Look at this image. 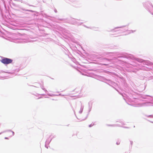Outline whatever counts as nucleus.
Wrapping results in <instances>:
<instances>
[{"label": "nucleus", "instance_id": "nucleus-1", "mask_svg": "<svg viewBox=\"0 0 153 153\" xmlns=\"http://www.w3.org/2000/svg\"><path fill=\"white\" fill-rule=\"evenodd\" d=\"M17 38L13 39L12 41L16 43H21L23 42H27V41L26 38H25L26 35L23 34L22 35L20 33H18L17 35Z\"/></svg>", "mask_w": 153, "mask_h": 153}, {"label": "nucleus", "instance_id": "nucleus-2", "mask_svg": "<svg viewBox=\"0 0 153 153\" xmlns=\"http://www.w3.org/2000/svg\"><path fill=\"white\" fill-rule=\"evenodd\" d=\"M111 56H115L116 57H135L133 55L125 53H109Z\"/></svg>", "mask_w": 153, "mask_h": 153}, {"label": "nucleus", "instance_id": "nucleus-3", "mask_svg": "<svg viewBox=\"0 0 153 153\" xmlns=\"http://www.w3.org/2000/svg\"><path fill=\"white\" fill-rule=\"evenodd\" d=\"M59 20L65 22H67L68 23L73 25H80L83 23L82 22H79L77 19L74 20L73 19H71L70 20H68L67 19H59Z\"/></svg>", "mask_w": 153, "mask_h": 153}, {"label": "nucleus", "instance_id": "nucleus-4", "mask_svg": "<svg viewBox=\"0 0 153 153\" xmlns=\"http://www.w3.org/2000/svg\"><path fill=\"white\" fill-rule=\"evenodd\" d=\"M144 7L153 15V6L152 4L149 2H145L143 4Z\"/></svg>", "mask_w": 153, "mask_h": 153}, {"label": "nucleus", "instance_id": "nucleus-5", "mask_svg": "<svg viewBox=\"0 0 153 153\" xmlns=\"http://www.w3.org/2000/svg\"><path fill=\"white\" fill-rule=\"evenodd\" d=\"M128 25H125V26H122L120 27H116L114 28V29L111 30L110 31H114V32H116L117 31H123V32H125L127 30L128 32V33H133L135 32V30H128L124 29L123 30H115L116 29H118V28H123V27H126V26H128Z\"/></svg>", "mask_w": 153, "mask_h": 153}, {"label": "nucleus", "instance_id": "nucleus-6", "mask_svg": "<svg viewBox=\"0 0 153 153\" xmlns=\"http://www.w3.org/2000/svg\"><path fill=\"white\" fill-rule=\"evenodd\" d=\"M134 58L138 62L141 63H143L144 64H145L147 65H153V63L151 62L148 60H145L143 59H140V58Z\"/></svg>", "mask_w": 153, "mask_h": 153}, {"label": "nucleus", "instance_id": "nucleus-7", "mask_svg": "<svg viewBox=\"0 0 153 153\" xmlns=\"http://www.w3.org/2000/svg\"><path fill=\"white\" fill-rule=\"evenodd\" d=\"M0 61L5 65L11 63L13 61V60L9 58H2Z\"/></svg>", "mask_w": 153, "mask_h": 153}, {"label": "nucleus", "instance_id": "nucleus-8", "mask_svg": "<svg viewBox=\"0 0 153 153\" xmlns=\"http://www.w3.org/2000/svg\"><path fill=\"white\" fill-rule=\"evenodd\" d=\"M128 97H129L133 98V99H136V97H137V96L138 95L137 93L134 91L132 90H130L129 91V92H128Z\"/></svg>", "mask_w": 153, "mask_h": 153}, {"label": "nucleus", "instance_id": "nucleus-9", "mask_svg": "<svg viewBox=\"0 0 153 153\" xmlns=\"http://www.w3.org/2000/svg\"><path fill=\"white\" fill-rule=\"evenodd\" d=\"M108 81L109 83H110L111 84V86L114 89H115L116 91H117L119 93V94H121L123 96L124 100H125V98H124V96H123V94L120 93V92H119V91H118L117 89L115 88L114 87V86H116L117 85V84L111 81V80L109 79L108 80Z\"/></svg>", "mask_w": 153, "mask_h": 153}, {"label": "nucleus", "instance_id": "nucleus-10", "mask_svg": "<svg viewBox=\"0 0 153 153\" xmlns=\"http://www.w3.org/2000/svg\"><path fill=\"white\" fill-rule=\"evenodd\" d=\"M98 79L99 80L104 82H105V81H108V80L109 79H107L104 76H98Z\"/></svg>", "mask_w": 153, "mask_h": 153}, {"label": "nucleus", "instance_id": "nucleus-11", "mask_svg": "<svg viewBox=\"0 0 153 153\" xmlns=\"http://www.w3.org/2000/svg\"><path fill=\"white\" fill-rule=\"evenodd\" d=\"M104 59V60L105 61H107L108 62V63L107 64H104L103 65H106L108 64H109L110 62H111L112 61V59H108L107 58H103Z\"/></svg>", "mask_w": 153, "mask_h": 153}, {"label": "nucleus", "instance_id": "nucleus-12", "mask_svg": "<svg viewBox=\"0 0 153 153\" xmlns=\"http://www.w3.org/2000/svg\"><path fill=\"white\" fill-rule=\"evenodd\" d=\"M19 71V69H16V70H14L12 72H5V71H2V73H8V74H12V73H13L14 72H18Z\"/></svg>", "mask_w": 153, "mask_h": 153}, {"label": "nucleus", "instance_id": "nucleus-13", "mask_svg": "<svg viewBox=\"0 0 153 153\" xmlns=\"http://www.w3.org/2000/svg\"><path fill=\"white\" fill-rule=\"evenodd\" d=\"M76 65L79 64V62L76 61L75 58H69Z\"/></svg>", "mask_w": 153, "mask_h": 153}, {"label": "nucleus", "instance_id": "nucleus-14", "mask_svg": "<svg viewBox=\"0 0 153 153\" xmlns=\"http://www.w3.org/2000/svg\"><path fill=\"white\" fill-rule=\"evenodd\" d=\"M52 138L50 140V141H48V140H46V141L45 142V146L46 148L47 149H48V145H47V144H49V143L51 142V141L52 140Z\"/></svg>", "mask_w": 153, "mask_h": 153}, {"label": "nucleus", "instance_id": "nucleus-15", "mask_svg": "<svg viewBox=\"0 0 153 153\" xmlns=\"http://www.w3.org/2000/svg\"><path fill=\"white\" fill-rule=\"evenodd\" d=\"M81 107L80 108V110L79 111V113L80 114L82 113L84 107V106H83L82 104H81Z\"/></svg>", "mask_w": 153, "mask_h": 153}, {"label": "nucleus", "instance_id": "nucleus-16", "mask_svg": "<svg viewBox=\"0 0 153 153\" xmlns=\"http://www.w3.org/2000/svg\"><path fill=\"white\" fill-rule=\"evenodd\" d=\"M20 9L21 10H24V11H27L31 12H34L32 10L25 9L23 8L22 7H21L20 8Z\"/></svg>", "mask_w": 153, "mask_h": 153}, {"label": "nucleus", "instance_id": "nucleus-17", "mask_svg": "<svg viewBox=\"0 0 153 153\" xmlns=\"http://www.w3.org/2000/svg\"><path fill=\"white\" fill-rule=\"evenodd\" d=\"M107 126H121L120 125L117 124H114V125H109V124H106Z\"/></svg>", "mask_w": 153, "mask_h": 153}, {"label": "nucleus", "instance_id": "nucleus-18", "mask_svg": "<svg viewBox=\"0 0 153 153\" xmlns=\"http://www.w3.org/2000/svg\"><path fill=\"white\" fill-rule=\"evenodd\" d=\"M7 132H10L12 133V135L13 136L14 134V132L11 131V130H6Z\"/></svg>", "mask_w": 153, "mask_h": 153}, {"label": "nucleus", "instance_id": "nucleus-19", "mask_svg": "<svg viewBox=\"0 0 153 153\" xmlns=\"http://www.w3.org/2000/svg\"><path fill=\"white\" fill-rule=\"evenodd\" d=\"M92 103H91V107H88L89 109V110H88L89 112L91 111V108H92Z\"/></svg>", "mask_w": 153, "mask_h": 153}, {"label": "nucleus", "instance_id": "nucleus-20", "mask_svg": "<svg viewBox=\"0 0 153 153\" xmlns=\"http://www.w3.org/2000/svg\"><path fill=\"white\" fill-rule=\"evenodd\" d=\"M92 103H91V107H88L89 109V110H88L89 112L91 111V108H92Z\"/></svg>", "mask_w": 153, "mask_h": 153}, {"label": "nucleus", "instance_id": "nucleus-21", "mask_svg": "<svg viewBox=\"0 0 153 153\" xmlns=\"http://www.w3.org/2000/svg\"><path fill=\"white\" fill-rule=\"evenodd\" d=\"M117 122H119L120 123H121L122 125H125V124L124 123V122L122 121V120H120L119 121H117Z\"/></svg>", "mask_w": 153, "mask_h": 153}, {"label": "nucleus", "instance_id": "nucleus-22", "mask_svg": "<svg viewBox=\"0 0 153 153\" xmlns=\"http://www.w3.org/2000/svg\"><path fill=\"white\" fill-rule=\"evenodd\" d=\"M48 95L49 96L52 97L53 96H55L56 95L53 94H48Z\"/></svg>", "mask_w": 153, "mask_h": 153}, {"label": "nucleus", "instance_id": "nucleus-23", "mask_svg": "<svg viewBox=\"0 0 153 153\" xmlns=\"http://www.w3.org/2000/svg\"><path fill=\"white\" fill-rule=\"evenodd\" d=\"M92 29L94 30H98V28L95 27H93Z\"/></svg>", "mask_w": 153, "mask_h": 153}, {"label": "nucleus", "instance_id": "nucleus-24", "mask_svg": "<svg viewBox=\"0 0 153 153\" xmlns=\"http://www.w3.org/2000/svg\"><path fill=\"white\" fill-rule=\"evenodd\" d=\"M130 144L131 145V148L132 146V145L133 144V142L132 141H131V140H130Z\"/></svg>", "mask_w": 153, "mask_h": 153}, {"label": "nucleus", "instance_id": "nucleus-25", "mask_svg": "<svg viewBox=\"0 0 153 153\" xmlns=\"http://www.w3.org/2000/svg\"><path fill=\"white\" fill-rule=\"evenodd\" d=\"M55 96H65V95L62 94H59L58 95H55Z\"/></svg>", "mask_w": 153, "mask_h": 153}, {"label": "nucleus", "instance_id": "nucleus-26", "mask_svg": "<svg viewBox=\"0 0 153 153\" xmlns=\"http://www.w3.org/2000/svg\"><path fill=\"white\" fill-rule=\"evenodd\" d=\"M24 3H25V4H27V5H29V6H33V5H29V4L28 3H27V2H24Z\"/></svg>", "mask_w": 153, "mask_h": 153}, {"label": "nucleus", "instance_id": "nucleus-27", "mask_svg": "<svg viewBox=\"0 0 153 153\" xmlns=\"http://www.w3.org/2000/svg\"><path fill=\"white\" fill-rule=\"evenodd\" d=\"M108 82H106V81H105V83H107V84H108V85H110V86H111V85H110V83H109V82L108 81Z\"/></svg>", "mask_w": 153, "mask_h": 153}, {"label": "nucleus", "instance_id": "nucleus-28", "mask_svg": "<svg viewBox=\"0 0 153 153\" xmlns=\"http://www.w3.org/2000/svg\"><path fill=\"white\" fill-rule=\"evenodd\" d=\"M91 103H92L91 101H90L88 103V107H90V104H91Z\"/></svg>", "mask_w": 153, "mask_h": 153}, {"label": "nucleus", "instance_id": "nucleus-29", "mask_svg": "<svg viewBox=\"0 0 153 153\" xmlns=\"http://www.w3.org/2000/svg\"><path fill=\"white\" fill-rule=\"evenodd\" d=\"M94 125V123L93 124H91L89 125V127H91L92 126Z\"/></svg>", "mask_w": 153, "mask_h": 153}, {"label": "nucleus", "instance_id": "nucleus-30", "mask_svg": "<svg viewBox=\"0 0 153 153\" xmlns=\"http://www.w3.org/2000/svg\"><path fill=\"white\" fill-rule=\"evenodd\" d=\"M43 90L46 93L48 92V91L45 88L43 89Z\"/></svg>", "mask_w": 153, "mask_h": 153}, {"label": "nucleus", "instance_id": "nucleus-31", "mask_svg": "<svg viewBox=\"0 0 153 153\" xmlns=\"http://www.w3.org/2000/svg\"><path fill=\"white\" fill-rule=\"evenodd\" d=\"M40 87L42 90H43V89L45 88H44V86L43 85H40Z\"/></svg>", "mask_w": 153, "mask_h": 153}, {"label": "nucleus", "instance_id": "nucleus-32", "mask_svg": "<svg viewBox=\"0 0 153 153\" xmlns=\"http://www.w3.org/2000/svg\"><path fill=\"white\" fill-rule=\"evenodd\" d=\"M120 144V142H119V141H117L116 143V144L117 145H118Z\"/></svg>", "mask_w": 153, "mask_h": 153}, {"label": "nucleus", "instance_id": "nucleus-33", "mask_svg": "<svg viewBox=\"0 0 153 153\" xmlns=\"http://www.w3.org/2000/svg\"><path fill=\"white\" fill-rule=\"evenodd\" d=\"M54 11L55 12V13H57V11L56 10V8H54Z\"/></svg>", "mask_w": 153, "mask_h": 153}, {"label": "nucleus", "instance_id": "nucleus-34", "mask_svg": "<svg viewBox=\"0 0 153 153\" xmlns=\"http://www.w3.org/2000/svg\"><path fill=\"white\" fill-rule=\"evenodd\" d=\"M7 132L6 130L5 131H3V132H1V133H0V134H2V133H4L5 132Z\"/></svg>", "mask_w": 153, "mask_h": 153}, {"label": "nucleus", "instance_id": "nucleus-35", "mask_svg": "<svg viewBox=\"0 0 153 153\" xmlns=\"http://www.w3.org/2000/svg\"><path fill=\"white\" fill-rule=\"evenodd\" d=\"M88 114L87 115V116L86 117V118H85V119H83V120H82L81 121L84 120H85V119L87 118V117H88Z\"/></svg>", "mask_w": 153, "mask_h": 153}, {"label": "nucleus", "instance_id": "nucleus-36", "mask_svg": "<svg viewBox=\"0 0 153 153\" xmlns=\"http://www.w3.org/2000/svg\"><path fill=\"white\" fill-rule=\"evenodd\" d=\"M124 84L125 85H126V86H127V85L125 81L124 82Z\"/></svg>", "mask_w": 153, "mask_h": 153}, {"label": "nucleus", "instance_id": "nucleus-37", "mask_svg": "<svg viewBox=\"0 0 153 153\" xmlns=\"http://www.w3.org/2000/svg\"><path fill=\"white\" fill-rule=\"evenodd\" d=\"M74 114H75V116L76 117V118L77 119H78V118L76 116V114H75V111H74Z\"/></svg>", "mask_w": 153, "mask_h": 153}, {"label": "nucleus", "instance_id": "nucleus-38", "mask_svg": "<svg viewBox=\"0 0 153 153\" xmlns=\"http://www.w3.org/2000/svg\"><path fill=\"white\" fill-rule=\"evenodd\" d=\"M106 72L108 74H109L110 73V72L109 71H107Z\"/></svg>", "mask_w": 153, "mask_h": 153}, {"label": "nucleus", "instance_id": "nucleus-39", "mask_svg": "<svg viewBox=\"0 0 153 153\" xmlns=\"http://www.w3.org/2000/svg\"><path fill=\"white\" fill-rule=\"evenodd\" d=\"M4 139H8V137H5L4 138Z\"/></svg>", "mask_w": 153, "mask_h": 153}, {"label": "nucleus", "instance_id": "nucleus-40", "mask_svg": "<svg viewBox=\"0 0 153 153\" xmlns=\"http://www.w3.org/2000/svg\"><path fill=\"white\" fill-rule=\"evenodd\" d=\"M83 25V26H84V27H86L87 28H88V27H86V26L85 25Z\"/></svg>", "mask_w": 153, "mask_h": 153}, {"label": "nucleus", "instance_id": "nucleus-41", "mask_svg": "<svg viewBox=\"0 0 153 153\" xmlns=\"http://www.w3.org/2000/svg\"><path fill=\"white\" fill-rule=\"evenodd\" d=\"M30 86H33V87H37H37H37V86H34V85H30Z\"/></svg>", "mask_w": 153, "mask_h": 153}, {"label": "nucleus", "instance_id": "nucleus-42", "mask_svg": "<svg viewBox=\"0 0 153 153\" xmlns=\"http://www.w3.org/2000/svg\"><path fill=\"white\" fill-rule=\"evenodd\" d=\"M2 1H3V3L4 4V3L5 2H4V0H2Z\"/></svg>", "mask_w": 153, "mask_h": 153}, {"label": "nucleus", "instance_id": "nucleus-43", "mask_svg": "<svg viewBox=\"0 0 153 153\" xmlns=\"http://www.w3.org/2000/svg\"><path fill=\"white\" fill-rule=\"evenodd\" d=\"M41 95H45V94H41Z\"/></svg>", "mask_w": 153, "mask_h": 153}, {"label": "nucleus", "instance_id": "nucleus-44", "mask_svg": "<svg viewBox=\"0 0 153 153\" xmlns=\"http://www.w3.org/2000/svg\"><path fill=\"white\" fill-rule=\"evenodd\" d=\"M149 117H153V116H152V115H149Z\"/></svg>", "mask_w": 153, "mask_h": 153}, {"label": "nucleus", "instance_id": "nucleus-45", "mask_svg": "<svg viewBox=\"0 0 153 153\" xmlns=\"http://www.w3.org/2000/svg\"><path fill=\"white\" fill-rule=\"evenodd\" d=\"M56 136L55 135H54L53 137H56Z\"/></svg>", "mask_w": 153, "mask_h": 153}, {"label": "nucleus", "instance_id": "nucleus-46", "mask_svg": "<svg viewBox=\"0 0 153 153\" xmlns=\"http://www.w3.org/2000/svg\"><path fill=\"white\" fill-rule=\"evenodd\" d=\"M42 98V97H40L39 98H38V99H39V98Z\"/></svg>", "mask_w": 153, "mask_h": 153}, {"label": "nucleus", "instance_id": "nucleus-47", "mask_svg": "<svg viewBox=\"0 0 153 153\" xmlns=\"http://www.w3.org/2000/svg\"><path fill=\"white\" fill-rule=\"evenodd\" d=\"M143 98L145 99V98H146V97H143Z\"/></svg>", "mask_w": 153, "mask_h": 153}, {"label": "nucleus", "instance_id": "nucleus-48", "mask_svg": "<svg viewBox=\"0 0 153 153\" xmlns=\"http://www.w3.org/2000/svg\"><path fill=\"white\" fill-rule=\"evenodd\" d=\"M0 57L2 58V57H3V56H0Z\"/></svg>", "mask_w": 153, "mask_h": 153}, {"label": "nucleus", "instance_id": "nucleus-49", "mask_svg": "<svg viewBox=\"0 0 153 153\" xmlns=\"http://www.w3.org/2000/svg\"><path fill=\"white\" fill-rule=\"evenodd\" d=\"M45 97V98H48L49 97Z\"/></svg>", "mask_w": 153, "mask_h": 153}, {"label": "nucleus", "instance_id": "nucleus-50", "mask_svg": "<svg viewBox=\"0 0 153 153\" xmlns=\"http://www.w3.org/2000/svg\"><path fill=\"white\" fill-rule=\"evenodd\" d=\"M150 122H151V123H153V122L150 121Z\"/></svg>", "mask_w": 153, "mask_h": 153}, {"label": "nucleus", "instance_id": "nucleus-51", "mask_svg": "<svg viewBox=\"0 0 153 153\" xmlns=\"http://www.w3.org/2000/svg\"><path fill=\"white\" fill-rule=\"evenodd\" d=\"M52 100H54V99H52Z\"/></svg>", "mask_w": 153, "mask_h": 153}, {"label": "nucleus", "instance_id": "nucleus-52", "mask_svg": "<svg viewBox=\"0 0 153 153\" xmlns=\"http://www.w3.org/2000/svg\"><path fill=\"white\" fill-rule=\"evenodd\" d=\"M147 96H149V95H147Z\"/></svg>", "mask_w": 153, "mask_h": 153}, {"label": "nucleus", "instance_id": "nucleus-53", "mask_svg": "<svg viewBox=\"0 0 153 153\" xmlns=\"http://www.w3.org/2000/svg\"><path fill=\"white\" fill-rule=\"evenodd\" d=\"M135 127V126H134V127Z\"/></svg>", "mask_w": 153, "mask_h": 153}, {"label": "nucleus", "instance_id": "nucleus-54", "mask_svg": "<svg viewBox=\"0 0 153 153\" xmlns=\"http://www.w3.org/2000/svg\"><path fill=\"white\" fill-rule=\"evenodd\" d=\"M130 58V59H132V58Z\"/></svg>", "mask_w": 153, "mask_h": 153}]
</instances>
